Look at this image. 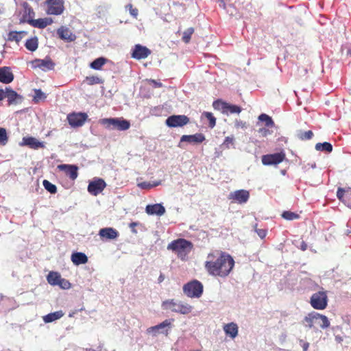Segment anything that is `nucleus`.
<instances>
[{"instance_id":"nucleus-37","label":"nucleus","mask_w":351,"mask_h":351,"mask_svg":"<svg viewBox=\"0 0 351 351\" xmlns=\"http://www.w3.org/2000/svg\"><path fill=\"white\" fill-rule=\"evenodd\" d=\"M313 136V132L311 130L305 132L300 131L298 133V138L301 141L310 140Z\"/></svg>"},{"instance_id":"nucleus-42","label":"nucleus","mask_w":351,"mask_h":351,"mask_svg":"<svg viewBox=\"0 0 351 351\" xmlns=\"http://www.w3.org/2000/svg\"><path fill=\"white\" fill-rule=\"evenodd\" d=\"M281 216L285 219L289 220V221L294 220V219H298L300 217V215L298 214H297L295 213H293V212H291V211H289V210L284 211L282 213Z\"/></svg>"},{"instance_id":"nucleus-58","label":"nucleus","mask_w":351,"mask_h":351,"mask_svg":"<svg viewBox=\"0 0 351 351\" xmlns=\"http://www.w3.org/2000/svg\"><path fill=\"white\" fill-rule=\"evenodd\" d=\"M165 280V276L162 274H160L158 278V283H161Z\"/></svg>"},{"instance_id":"nucleus-23","label":"nucleus","mask_w":351,"mask_h":351,"mask_svg":"<svg viewBox=\"0 0 351 351\" xmlns=\"http://www.w3.org/2000/svg\"><path fill=\"white\" fill-rule=\"evenodd\" d=\"M5 98L8 99L9 105L16 104L18 99L21 100V97L14 90L10 88H5L4 90Z\"/></svg>"},{"instance_id":"nucleus-46","label":"nucleus","mask_w":351,"mask_h":351,"mask_svg":"<svg viewBox=\"0 0 351 351\" xmlns=\"http://www.w3.org/2000/svg\"><path fill=\"white\" fill-rule=\"evenodd\" d=\"M56 286H59L61 289H69L71 287V284L69 282V281L65 278H61L60 279L58 284Z\"/></svg>"},{"instance_id":"nucleus-27","label":"nucleus","mask_w":351,"mask_h":351,"mask_svg":"<svg viewBox=\"0 0 351 351\" xmlns=\"http://www.w3.org/2000/svg\"><path fill=\"white\" fill-rule=\"evenodd\" d=\"M64 315V313L62 311H56L47 314L43 317V320L45 323H50L57 319H60Z\"/></svg>"},{"instance_id":"nucleus-62","label":"nucleus","mask_w":351,"mask_h":351,"mask_svg":"<svg viewBox=\"0 0 351 351\" xmlns=\"http://www.w3.org/2000/svg\"><path fill=\"white\" fill-rule=\"evenodd\" d=\"M132 226L134 227L136 226V223L133 222Z\"/></svg>"},{"instance_id":"nucleus-41","label":"nucleus","mask_w":351,"mask_h":351,"mask_svg":"<svg viewBox=\"0 0 351 351\" xmlns=\"http://www.w3.org/2000/svg\"><path fill=\"white\" fill-rule=\"evenodd\" d=\"M45 189L51 194H55L57 192V187L55 184L49 181L45 180L43 182Z\"/></svg>"},{"instance_id":"nucleus-18","label":"nucleus","mask_w":351,"mask_h":351,"mask_svg":"<svg viewBox=\"0 0 351 351\" xmlns=\"http://www.w3.org/2000/svg\"><path fill=\"white\" fill-rule=\"evenodd\" d=\"M145 211L150 215L162 216L165 213V208L161 204H149L146 206Z\"/></svg>"},{"instance_id":"nucleus-4","label":"nucleus","mask_w":351,"mask_h":351,"mask_svg":"<svg viewBox=\"0 0 351 351\" xmlns=\"http://www.w3.org/2000/svg\"><path fill=\"white\" fill-rule=\"evenodd\" d=\"M162 306L164 309L184 315L190 313L193 308L190 304L180 301H176L173 299L164 301Z\"/></svg>"},{"instance_id":"nucleus-5","label":"nucleus","mask_w":351,"mask_h":351,"mask_svg":"<svg viewBox=\"0 0 351 351\" xmlns=\"http://www.w3.org/2000/svg\"><path fill=\"white\" fill-rule=\"evenodd\" d=\"M328 302L327 292L322 290L314 293L310 298L311 306L316 310H324Z\"/></svg>"},{"instance_id":"nucleus-34","label":"nucleus","mask_w":351,"mask_h":351,"mask_svg":"<svg viewBox=\"0 0 351 351\" xmlns=\"http://www.w3.org/2000/svg\"><path fill=\"white\" fill-rule=\"evenodd\" d=\"M345 195H351V189L348 188L347 189H344L341 187L338 188L337 191V198L341 202H345V199H344Z\"/></svg>"},{"instance_id":"nucleus-31","label":"nucleus","mask_w":351,"mask_h":351,"mask_svg":"<svg viewBox=\"0 0 351 351\" xmlns=\"http://www.w3.org/2000/svg\"><path fill=\"white\" fill-rule=\"evenodd\" d=\"M37 66L41 69L51 70L54 67V63L51 60H36Z\"/></svg>"},{"instance_id":"nucleus-45","label":"nucleus","mask_w":351,"mask_h":351,"mask_svg":"<svg viewBox=\"0 0 351 351\" xmlns=\"http://www.w3.org/2000/svg\"><path fill=\"white\" fill-rule=\"evenodd\" d=\"M8 141V136L4 128H0V144L5 145Z\"/></svg>"},{"instance_id":"nucleus-9","label":"nucleus","mask_w":351,"mask_h":351,"mask_svg":"<svg viewBox=\"0 0 351 351\" xmlns=\"http://www.w3.org/2000/svg\"><path fill=\"white\" fill-rule=\"evenodd\" d=\"M45 4L46 13L49 15H61L65 10L64 0H46Z\"/></svg>"},{"instance_id":"nucleus-54","label":"nucleus","mask_w":351,"mask_h":351,"mask_svg":"<svg viewBox=\"0 0 351 351\" xmlns=\"http://www.w3.org/2000/svg\"><path fill=\"white\" fill-rule=\"evenodd\" d=\"M307 244L306 243V242H304V241H302L301 243V245H300V249L302 250V251H305L306 249H307Z\"/></svg>"},{"instance_id":"nucleus-50","label":"nucleus","mask_w":351,"mask_h":351,"mask_svg":"<svg viewBox=\"0 0 351 351\" xmlns=\"http://www.w3.org/2000/svg\"><path fill=\"white\" fill-rule=\"evenodd\" d=\"M256 232H257L258 235L261 238L263 239L266 237L267 231L264 229H256Z\"/></svg>"},{"instance_id":"nucleus-19","label":"nucleus","mask_w":351,"mask_h":351,"mask_svg":"<svg viewBox=\"0 0 351 351\" xmlns=\"http://www.w3.org/2000/svg\"><path fill=\"white\" fill-rule=\"evenodd\" d=\"M206 139L205 136L202 133H196L193 135H183L181 138V142H188L190 143H201Z\"/></svg>"},{"instance_id":"nucleus-48","label":"nucleus","mask_w":351,"mask_h":351,"mask_svg":"<svg viewBox=\"0 0 351 351\" xmlns=\"http://www.w3.org/2000/svg\"><path fill=\"white\" fill-rule=\"evenodd\" d=\"M158 183L152 184H150L149 182H143L138 183L137 185L138 187H140L142 189H149L152 187L158 186Z\"/></svg>"},{"instance_id":"nucleus-63","label":"nucleus","mask_w":351,"mask_h":351,"mask_svg":"<svg viewBox=\"0 0 351 351\" xmlns=\"http://www.w3.org/2000/svg\"><path fill=\"white\" fill-rule=\"evenodd\" d=\"M348 53L351 54V49L348 51Z\"/></svg>"},{"instance_id":"nucleus-8","label":"nucleus","mask_w":351,"mask_h":351,"mask_svg":"<svg viewBox=\"0 0 351 351\" xmlns=\"http://www.w3.org/2000/svg\"><path fill=\"white\" fill-rule=\"evenodd\" d=\"M173 321V319H165L158 325L148 328L147 329V332L148 334L152 335L154 337L158 335L159 334H163L167 337L169 335V330L172 327Z\"/></svg>"},{"instance_id":"nucleus-3","label":"nucleus","mask_w":351,"mask_h":351,"mask_svg":"<svg viewBox=\"0 0 351 351\" xmlns=\"http://www.w3.org/2000/svg\"><path fill=\"white\" fill-rule=\"evenodd\" d=\"M305 326L309 328L314 327V325L318 324L321 328L325 329L330 326V324L328 317L322 314L313 311L306 315L303 319Z\"/></svg>"},{"instance_id":"nucleus-47","label":"nucleus","mask_w":351,"mask_h":351,"mask_svg":"<svg viewBox=\"0 0 351 351\" xmlns=\"http://www.w3.org/2000/svg\"><path fill=\"white\" fill-rule=\"evenodd\" d=\"M234 143V138L233 136H227L225 138L224 141L223 143V145L229 149L230 146H233Z\"/></svg>"},{"instance_id":"nucleus-57","label":"nucleus","mask_w":351,"mask_h":351,"mask_svg":"<svg viewBox=\"0 0 351 351\" xmlns=\"http://www.w3.org/2000/svg\"><path fill=\"white\" fill-rule=\"evenodd\" d=\"M23 5V8L25 9V11H26L27 10H28V8H32V7L28 4V3H27V2H24V3H23V5Z\"/></svg>"},{"instance_id":"nucleus-14","label":"nucleus","mask_w":351,"mask_h":351,"mask_svg":"<svg viewBox=\"0 0 351 351\" xmlns=\"http://www.w3.org/2000/svg\"><path fill=\"white\" fill-rule=\"evenodd\" d=\"M106 184L103 179L98 178L90 182L88 186V191L93 195H97L105 189Z\"/></svg>"},{"instance_id":"nucleus-15","label":"nucleus","mask_w":351,"mask_h":351,"mask_svg":"<svg viewBox=\"0 0 351 351\" xmlns=\"http://www.w3.org/2000/svg\"><path fill=\"white\" fill-rule=\"evenodd\" d=\"M228 198L239 204H244L248 201L250 193L246 190L240 189L230 193Z\"/></svg>"},{"instance_id":"nucleus-24","label":"nucleus","mask_w":351,"mask_h":351,"mask_svg":"<svg viewBox=\"0 0 351 351\" xmlns=\"http://www.w3.org/2000/svg\"><path fill=\"white\" fill-rule=\"evenodd\" d=\"M223 330L227 336L234 339L238 335V326L234 322H231L223 326Z\"/></svg>"},{"instance_id":"nucleus-11","label":"nucleus","mask_w":351,"mask_h":351,"mask_svg":"<svg viewBox=\"0 0 351 351\" xmlns=\"http://www.w3.org/2000/svg\"><path fill=\"white\" fill-rule=\"evenodd\" d=\"M88 119L85 112H72L67 115V120L69 125L73 128L82 126Z\"/></svg>"},{"instance_id":"nucleus-40","label":"nucleus","mask_w":351,"mask_h":351,"mask_svg":"<svg viewBox=\"0 0 351 351\" xmlns=\"http://www.w3.org/2000/svg\"><path fill=\"white\" fill-rule=\"evenodd\" d=\"M202 116L206 117L208 121V126L210 128H213L216 125V118L213 116L212 112H204Z\"/></svg>"},{"instance_id":"nucleus-52","label":"nucleus","mask_w":351,"mask_h":351,"mask_svg":"<svg viewBox=\"0 0 351 351\" xmlns=\"http://www.w3.org/2000/svg\"><path fill=\"white\" fill-rule=\"evenodd\" d=\"M149 82L152 84H153V86L154 88H160L162 86V84L160 82H157L155 80H149Z\"/></svg>"},{"instance_id":"nucleus-32","label":"nucleus","mask_w":351,"mask_h":351,"mask_svg":"<svg viewBox=\"0 0 351 351\" xmlns=\"http://www.w3.org/2000/svg\"><path fill=\"white\" fill-rule=\"evenodd\" d=\"M38 45V38L36 37L29 38L27 40L25 46V47L31 51H34L37 49Z\"/></svg>"},{"instance_id":"nucleus-59","label":"nucleus","mask_w":351,"mask_h":351,"mask_svg":"<svg viewBox=\"0 0 351 351\" xmlns=\"http://www.w3.org/2000/svg\"><path fill=\"white\" fill-rule=\"evenodd\" d=\"M5 98L4 90L0 89V101Z\"/></svg>"},{"instance_id":"nucleus-51","label":"nucleus","mask_w":351,"mask_h":351,"mask_svg":"<svg viewBox=\"0 0 351 351\" xmlns=\"http://www.w3.org/2000/svg\"><path fill=\"white\" fill-rule=\"evenodd\" d=\"M235 127L237 128H246V123L243 121L237 120L235 121Z\"/></svg>"},{"instance_id":"nucleus-35","label":"nucleus","mask_w":351,"mask_h":351,"mask_svg":"<svg viewBox=\"0 0 351 351\" xmlns=\"http://www.w3.org/2000/svg\"><path fill=\"white\" fill-rule=\"evenodd\" d=\"M227 106V102L223 101L221 99H217L215 101L213 104V106L215 110H221L223 113H226V108Z\"/></svg>"},{"instance_id":"nucleus-13","label":"nucleus","mask_w":351,"mask_h":351,"mask_svg":"<svg viewBox=\"0 0 351 351\" xmlns=\"http://www.w3.org/2000/svg\"><path fill=\"white\" fill-rule=\"evenodd\" d=\"M57 169L64 173L71 180H75L78 176V167L75 165L62 164Z\"/></svg>"},{"instance_id":"nucleus-30","label":"nucleus","mask_w":351,"mask_h":351,"mask_svg":"<svg viewBox=\"0 0 351 351\" xmlns=\"http://www.w3.org/2000/svg\"><path fill=\"white\" fill-rule=\"evenodd\" d=\"M27 33L24 31L16 32L12 31L8 34V40L16 41L17 43H19Z\"/></svg>"},{"instance_id":"nucleus-33","label":"nucleus","mask_w":351,"mask_h":351,"mask_svg":"<svg viewBox=\"0 0 351 351\" xmlns=\"http://www.w3.org/2000/svg\"><path fill=\"white\" fill-rule=\"evenodd\" d=\"M315 149L317 151L331 152L332 151V146L330 143L324 142V143H318L315 145Z\"/></svg>"},{"instance_id":"nucleus-25","label":"nucleus","mask_w":351,"mask_h":351,"mask_svg":"<svg viewBox=\"0 0 351 351\" xmlns=\"http://www.w3.org/2000/svg\"><path fill=\"white\" fill-rule=\"evenodd\" d=\"M23 145H27L33 149L44 147L43 143L38 141L36 138L32 136L24 137L23 138Z\"/></svg>"},{"instance_id":"nucleus-56","label":"nucleus","mask_w":351,"mask_h":351,"mask_svg":"<svg viewBox=\"0 0 351 351\" xmlns=\"http://www.w3.org/2000/svg\"><path fill=\"white\" fill-rule=\"evenodd\" d=\"M309 347V343L308 342L304 343L302 346L303 351H307Z\"/></svg>"},{"instance_id":"nucleus-17","label":"nucleus","mask_w":351,"mask_h":351,"mask_svg":"<svg viewBox=\"0 0 351 351\" xmlns=\"http://www.w3.org/2000/svg\"><path fill=\"white\" fill-rule=\"evenodd\" d=\"M99 235L103 240H112L119 236V232L113 228H104L100 229Z\"/></svg>"},{"instance_id":"nucleus-64","label":"nucleus","mask_w":351,"mask_h":351,"mask_svg":"<svg viewBox=\"0 0 351 351\" xmlns=\"http://www.w3.org/2000/svg\"><path fill=\"white\" fill-rule=\"evenodd\" d=\"M350 232H351V231H350Z\"/></svg>"},{"instance_id":"nucleus-2","label":"nucleus","mask_w":351,"mask_h":351,"mask_svg":"<svg viewBox=\"0 0 351 351\" xmlns=\"http://www.w3.org/2000/svg\"><path fill=\"white\" fill-rule=\"evenodd\" d=\"M193 247V243L184 239H178L167 245V249L174 252L178 258L184 261Z\"/></svg>"},{"instance_id":"nucleus-44","label":"nucleus","mask_w":351,"mask_h":351,"mask_svg":"<svg viewBox=\"0 0 351 351\" xmlns=\"http://www.w3.org/2000/svg\"><path fill=\"white\" fill-rule=\"evenodd\" d=\"M241 112V108L240 106H236V105H232V104H230L228 103H227V106H226V113H231V114H233V113H240Z\"/></svg>"},{"instance_id":"nucleus-26","label":"nucleus","mask_w":351,"mask_h":351,"mask_svg":"<svg viewBox=\"0 0 351 351\" xmlns=\"http://www.w3.org/2000/svg\"><path fill=\"white\" fill-rule=\"evenodd\" d=\"M71 261L75 265L85 264L88 262L87 256L82 252H75L71 255Z\"/></svg>"},{"instance_id":"nucleus-38","label":"nucleus","mask_w":351,"mask_h":351,"mask_svg":"<svg viewBox=\"0 0 351 351\" xmlns=\"http://www.w3.org/2000/svg\"><path fill=\"white\" fill-rule=\"evenodd\" d=\"M258 120L261 121L265 122V125L267 127L274 126V122L272 120L271 117H270L269 115L266 114H261V115H259Z\"/></svg>"},{"instance_id":"nucleus-55","label":"nucleus","mask_w":351,"mask_h":351,"mask_svg":"<svg viewBox=\"0 0 351 351\" xmlns=\"http://www.w3.org/2000/svg\"><path fill=\"white\" fill-rule=\"evenodd\" d=\"M25 12L30 16L32 15H34V10L32 9V8H28V10H27L25 11Z\"/></svg>"},{"instance_id":"nucleus-28","label":"nucleus","mask_w":351,"mask_h":351,"mask_svg":"<svg viewBox=\"0 0 351 351\" xmlns=\"http://www.w3.org/2000/svg\"><path fill=\"white\" fill-rule=\"evenodd\" d=\"M61 277V275L58 272L50 271L47 276V280L49 285L56 286Z\"/></svg>"},{"instance_id":"nucleus-10","label":"nucleus","mask_w":351,"mask_h":351,"mask_svg":"<svg viewBox=\"0 0 351 351\" xmlns=\"http://www.w3.org/2000/svg\"><path fill=\"white\" fill-rule=\"evenodd\" d=\"M285 158L286 155L282 151L278 153L263 155L261 158V161L264 165H277L281 163Z\"/></svg>"},{"instance_id":"nucleus-22","label":"nucleus","mask_w":351,"mask_h":351,"mask_svg":"<svg viewBox=\"0 0 351 351\" xmlns=\"http://www.w3.org/2000/svg\"><path fill=\"white\" fill-rule=\"evenodd\" d=\"M57 33L58 34V36L62 40H66L67 42H71L74 41L76 38V36L75 34H73L67 27L62 26L60 27Z\"/></svg>"},{"instance_id":"nucleus-49","label":"nucleus","mask_w":351,"mask_h":351,"mask_svg":"<svg viewBox=\"0 0 351 351\" xmlns=\"http://www.w3.org/2000/svg\"><path fill=\"white\" fill-rule=\"evenodd\" d=\"M258 132L262 135V136L263 137H266L267 136L271 134V132L269 131V130L267 129V128H260L258 130Z\"/></svg>"},{"instance_id":"nucleus-29","label":"nucleus","mask_w":351,"mask_h":351,"mask_svg":"<svg viewBox=\"0 0 351 351\" xmlns=\"http://www.w3.org/2000/svg\"><path fill=\"white\" fill-rule=\"evenodd\" d=\"M108 60L104 57L96 58L90 64V67L95 70H101L102 66L108 62Z\"/></svg>"},{"instance_id":"nucleus-43","label":"nucleus","mask_w":351,"mask_h":351,"mask_svg":"<svg viewBox=\"0 0 351 351\" xmlns=\"http://www.w3.org/2000/svg\"><path fill=\"white\" fill-rule=\"evenodd\" d=\"M46 97V95L40 89H34L33 101L35 103H38L41 100H45Z\"/></svg>"},{"instance_id":"nucleus-20","label":"nucleus","mask_w":351,"mask_h":351,"mask_svg":"<svg viewBox=\"0 0 351 351\" xmlns=\"http://www.w3.org/2000/svg\"><path fill=\"white\" fill-rule=\"evenodd\" d=\"M14 80V75L12 73L10 68L3 66L0 68V82L3 84H9Z\"/></svg>"},{"instance_id":"nucleus-6","label":"nucleus","mask_w":351,"mask_h":351,"mask_svg":"<svg viewBox=\"0 0 351 351\" xmlns=\"http://www.w3.org/2000/svg\"><path fill=\"white\" fill-rule=\"evenodd\" d=\"M203 285L197 280L190 281L183 286V292L189 298H200L203 293Z\"/></svg>"},{"instance_id":"nucleus-60","label":"nucleus","mask_w":351,"mask_h":351,"mask_svg":"<svg viewBox=\"0 0 351 351\" xmlns=\"http://www.w3.org/2000/svg\"><path fill=\"white\" fill-rule=\"evenodd\" d=\"M132 12H133V16L136 17L137 16V14H138V10L137 9H133Z\"/></svg>"},{"instance_id":"nucleus-39","label":"nucleus","mask_w":351,"mask_h":351,"mask_svg":"<svg viewBox=\"0 0 351 351\" xmlns=\"http://www.w3.org/2000/svg\"><path fill=\"white\" fill-rule=\"evenodd\" d=\"M85 81L88 85L102 84L104 82L101 78L95 75L86 77Z\"/></svg>"},{"instance_id":"nucleus-12","label":"nucleus","mask_w":351,"mask_h":351,"mask_svg":"<svg viewBox=\"0 0 351 351\" xmlns=\"http://www.w3.org/2000/svg\"><path fill=\"white\" fill-rule=\"evenodd\" d=\"M165 123L169 128L182 127L189 123V118L186 115H171Z\"/></svg>"},{"instance_id":"nucleus-53","label":"nucleus","mask_w":351,"mask_h":351,"mask_svg":"<svg viewBox=\"0 0 351 351\" xmlns=\"http://www.w3.org/2000/svg\"><path fill=\"white\" fill-rule=\"evenodd\" d=\"M298 71L300 72L299 75L300 76L306 75L308 72L307 69L304 67L298 68Z\"/></svg>"},{"instance_id":"nucleus-1","label":"nucleus","mask_w":351,"mask_h":351,"mask_svg":"<svg viewBox=\"0 0 351 351\" xmlns=\"http://www.w3.org/2000/svg\"><path fill=\"white\" fill-rule=\"evenodd\" d=\"M234 266L233 258L228 253L215 250L207 256L204 267L212 276L225 278L228 276Z\"/></svg>"},{"instance_id":"nucleus-7","label":"nucleus","mask_w":351,"mask_h":351,"mask_svg":"<svg viewBox=\"0 0 351 351\" xmlns=\"http://www.w3.org/2000/svg\"><path fill=\"white\" fill-rule=\"evenodd\" d=\"M100 123L106 128L118 130L120 131L128 130L130 127V121L118 118L102 119H101Z\"/></svg>"},{"instance_id":"nucleus-16","label":"nucleus","mask_w":351,"mask_h":351,"mask_svg":"<svg viewBox=\"0 0 351 351\" xmlns=\"http://www.w3.org/2000/svg\"><path fill=\"white\" fill-rule=\"evenodd\" d=\"M152 51L149 49L141 45H136L133 49V58L141 60L147 58Z\"/></svg>"},{"instance_id":"nucleus-36","label":"nucleus","mask_w":351,"mask_h":351,"mask_svg":"<svg viewBox=\"0 0 351 351\" xmlns=\"http://www.w3.org/2000/svg\"><path fill=\"white\" fill-rule=\"evenodd\" d=\"M194 32H195V29L193 27H189V28L186 29L183 32V36L182 38V41L186 44L189 43L191 40V36L193 34Z\"/></svg>"},{"instance_id":"nucleus-21","label":"nucleus","mask_w":351,"mask_h":351,"mask_svg":"<svg viewBox=\"0 0 351 351\" xmlns=\"http://www.w3.org/2000/svg\"><path fill=\"white\" fill-rule=\"evenodd\" d=\"M27 23L34 27L43 29L53 23L51 18H43L38 19H29Z\"/></svg>"},{"instance_id":"nucleus-61","label":"nucleus","mask_w":351,"mask_h":351,"mask_svg":"<svg viewBox=\"0 0 351 351\" xmlns=\"http://www.w3.org/2000/svg\"><path fill=\"white\" fill-rule=\"evenodd\" d=\"M126 8L129 10L130 12L132 14V5H128Z\"/></svg>"}]
</instances>
